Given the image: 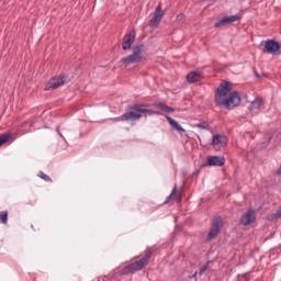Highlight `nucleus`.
Listing matches in <instances>:
<instances>
[{
    "mask_svg": "<svg viewBox=\"0 0 281 281\" xmlns=\"http://www.w3.org/2000/svg\"><path fill=\"white\" fill-rule=\"evenodd\" d=\"M233 90L234 83L232 81L222 80L215 90V106H220V109H227V111H232L233 109H236V106H240V102H243L240 92Z\"/></svg>",
    "mask_w": 281,
    "mask_h": 281,
    "instance_id": "obj_1",
    "label": "nucleus"
},
{
    "mask_svg": "<svg viewBox=\"0 0 281 281\" xmlns=\"http://www.w3.org/2000/svg\"><path fill=\"white\" fill-rule=\"evenodd\" d=\"M150 104L148 103H132L127 105L128 112H125L119 117L112 119L113 122H137L142 120L143 115H161L160 111H154L148 109ZM143 114V115H142Z\"/></svg>",
    "mask_w": 281,
    "mask_h": 281,
    "instance_id": "obj_2",
    "label": "nucleus"
},
{
    "mask_svg": "<svg viewBox=\"0 0 281 281\" xmlns=\"http://www.w3.org/2000/svg\"><path fill=\"white\" fill-rule=\"evenodd\" d=\"M150 258H153V248L147 247L145 249L144 256L138 261H134L121 269L120 276H128L131 273H137V271H142V269H144V267L150 262Z\"/></svg>",
    "mask_w": 281,
    "mask_h": 281,
    "instance_id": "obj_3",
    "label": "nucleus"
},
{
    "mask_svg": "<svg viewBox=\"0 0 281 281\" xmlns=\"http://www.w3.org/2000/svg\"><path fill=\"white\" fill-rule=\"evenodd\" d=\"M144 44H138L133 47V54L122 58L120 60L121 65L128 67V65H133L134 63H142V60H146L144 56H142V52L145 49Z\"/></svg>",
    "mask_w": 281,
    "mask_h": 281,
    "instance_id": "obj_4",
    "label": "nucleus"
},
{
    "mask_svg": "<svg viewBox=\"0 0 281 281\" xmlns=\"http://www.w3.org/2000/svg\"><path fill=\"white\" fill-rule=\"evenodd\" d=\"M259 49L262 54H271L272 56H280L281 43L277 40H266L259 44Z\"/></svg>",
    "mask_w": 281,
    "mask_h": 281,
    "instance_id": "obj_5",
    "label": "nucleus"
},
{
    "mask_svg": "<svg viewBox=\"0 0 281 281\" xmlns=\"http://www.w3.org/2000/svg\"><path fill=\"white\" fill-rule=\"evenodd\" d=\"M69 82H71V78H69V75L61 72L58 76L49 79V81L45 86L44 91H55V89L63 87V85H69Z\"/></svg>",
    "mask_w": 281,
    "mask_h": 281,
    "instance_id": "obj_6",
    "label": "nucleus"
},
{
    "mask_svg": "<svg viewBox=\"0 0 281 281\" xmlns=\"http://www.w3.org/2000/svg\"><path fill=\"white\" fill-rule=\"evenodd\" d=\"M223 229V217L221 215L215 216L213 218V222L211 224L209 234L205 238V243H212L221 234V231Z\"/></svg>",
    "mask_w": 281,
    "mask_h": 281,
    "instance_id": "obj_7",
    "label": "nucleus"
},
{
    "mask_svg": "<svg viewBox=\"0 0 281 281\" xmlns=\"http://www.w3.org/2000/svg\"><path fill=\"white\" fill-rule=\"evenodd\" d=\"M223 168L225 166V157L224 156H207L206 164L201 165L200 168Z\"/></svg>",
    "mask_w": 281,
    "mask_h": 281,
    "instance_id": "obj_8",
    "label": "nucleus"
},
{
    "mask_svg": "<svg viewBox=\"0 0 281 281\" xmlns=\"http://www.w3.org/2000/svg\"><path fill=\"white\" fill-rule=\"evenodd\" d=\"M211 146H213L216 153L221 151V148L227 146V136L223 134H214L212 137Z\"/></svg>",
    "mask_w": 281,
    "mask_h": 281,
    "instance_id": "obj_9",
    "label": "nucleus"
},
{
    "mask_svg": "<svg viewBox=\"0 0 281 281\" xmlns=\"http://www.w3.org/2000/svg\"><path fill=\"white\" fill-rule=\"evenodd\" d=\"M165 14L166 11L161 10V4H158L154 12V16L148 23L149 27H159V24L161 23V20L164 19Z\"/></svg>",
    "mask_w": 281,
    "mask_h": 281,
    "instance_id": "obj_10",
    "label": "nucleus"
},
{
    "mask_svg": "<svg viewBox=\"0 0 281 281\" xmlns=\"http://www.w3.org/2000/svg\"><path fill=\"white\" fill-rule=\"evenodd\" d=\"M239 223L244 227L251 225V223H256V210L248 209L247 212L239 218Z\"/></svg>",
    "mask_w": 281,
    "mask_h": 281,
    "instance_id": "obj_11",
    "label": "nucleus"
},
{
    "mask_svg": "<svg viewBox=\"0 0 281 281\" xmlns=\"http://www.w3.org/2000/svg\"><path fill=\"white\" fill-rule=\"evenodd\" d=\"M240 19H243V16L239 14L226 15L223 19H221L218 22H216L214 24V27L218 29V27H223L225 25H232V23H236V21H240Z\"/></svg>",
    "mask_w": 281,
    "mask_h": 281,
    "instance_id": "obj_12",
    "label": "nucleus"
},
{
    "mask_svg": "<svg viewBox=\"0 0 281 281\" xmlns=\"http://www.w3.org/2000/svg\"><path fill=\"white\" fill-rule=\"evenodd\" d=\"M164 117L167 119V122L171 126V131H176L177 133H186V128H183V126H181V124H179L175 119L167 114H164Z\"/></svg>",
    "mask_w": 281,
    "mask_h": 281,
    "instance_id": "obj_13",
    "label": "nucleus"
},
{
    "mask_svg": "<svg viewBox=\"0 0 281 281\" xmlns=\"http://www.w3.org/2000/svg\"><path fill=\"white\" fill-rule=\"evenodd\" d=\"M202 78H203V72L191 71L187 75V82H190V85H193L194 82H201Z\"/></svg>",
    "mask_w": 281,
    "mask_h": 281,
    "instance_id": "obj_14",
    "label": "nucleus"
},
{
    "mask_svg": "<svg viewBox=\"0 0 281 281\" xmlns=\"http://www.w3.org/2000/svg\"><path fill=\"white\" fill-rule=\"evenodd\" d=\"M153 106L162 111V113H175V108L164 103V102H154Z\"/></svg>",
    "mask_w": 281,
    "mask_h": 281,
    "instance_id": "obj_15",
    "label": "nucleus"
},
{
    "mask_svg": "<svg viewBox=\"0 0 281 281\" xmlns=\"http://www.w3.org/2000/svg\"><path fill=\"white\" fill-rule=\"evenodd\" d=\"M280 218H281V206H279L276 213L267 215V221H269V223H278Z\"/></svg>",
    "mask_w": 281,
    "mask_h": 281,
    "instance_id": "obj_16",
    "label": "nucleus"
},
{
    "mask_svg": "<svg viewBox=\"0 0 281 281\" xmlns=\"http://www.w3.org/2000/svg\"><path fill=\"white\" fill-rule=\"evenodd\" d=\"M265 104V99L262 97H257L249 105V111H254V109H260Z\"/></svg>",
    "mask_w": 281,
    "mask_h": 281,
    "instance_id": "obj_17",
    "label": "nucleus"
},
{
    "mask_svg": "<svg viewBox=\"0 0 281 281\" xmlns=\"http://www.w3.org/2000/svg\"><path fill=\"white\" fill-rule=\"evenodd\" d=\"M136 37H137V32L135 30H132L130 33H126L124 35L123 41H125L130 45H133V43H135Z\"/></svg>",
    "mask_w": 281,
    "mask_h": 281,
    "instance_id": "obj_18",
    "label": "nucleus"
},
{
    "mask_svg": "<svg viewBox=\"0 0 281 281\" xmlns=\"http://www.w3.org/2000/svg\"><path fill=\"white\" fill-rule=\"evenodd\" d=\"M177 194H179V187H177V184H175L171 193L167 196L166 201L164 202V205H168V203H170V201H172V199H177Z\"/></svg>",
    "mask_w": 281,
    "mask_h": 281,
    "instance_id": "obj_19",
    "label": "nucleus"
},
{
    "mask_svg": "<svg viewBox=\"0 0 281 281\" xmlns=\"http://www.w3.org/2000/svg\"><path fill=\"white\" fill-rule=\"evenodd\" d=\"M12 139V134L11 133H4L0 135V147L3 146L4 144H8Z\"/></svg>",
    "mask_w": 281,
    "mask_h": 281,
    "instance_id": "obj_20",
    "label": "nucleus"
},
{
    "mask_svg": "<svg viewBox=\"0 0 281 281\" xmlns=\"http://www.w3.org/2000/svg\"><path fill=\"white\" fill-rule=\"evenodd\" d=\"M196 128H201L202 131H210V123H207V121H201L196 124Z\"/></svg>",
    "mask_w": 281,
    "mask_h": 281,
    "instance_id": "obj_21",
    "label": "nucleus"
},
{
    "mask_svg": "<svg viewBox=\"0 0 281 281\" xmlns=\"http://www.w3.org/2000/svg\"><path fill=\"white\" fill-rule=\"evenodd\" d=\"M0 223L8 225V211L0 212Z\"/></svg>",
    "mask_w": 281,
    "mask_h": 281,
    "instance_id": "obj_22",
    "label": "nucleus"
},
{
    "mask_svg": "<svg viewBox=\"0 0 281 281\" xmlns=\"http://www.w3.org/2000/svg\"><path fill=\"white\" fill-rule=\"evenodd\" d=\"M131 47H133V44H128V42H125L123 40V43H122V49L123 52H128V49H131Z\"/></svg>",
    "mask_w": 281,
    "mask_h": 281,
    "instance_id": "obj_23",
    "label": "nucleus"
},
{
    "mask_svg": "<svg viewBox=\"0 0 281 281\" xmlns=\"http://www.w3.org/2000/svg\"><path fill=\"white\" fill-rule=\"evenodd\" d=\"M177 23H186V14L180 13L176 18Z\"/></svg>",
    "mask_w": 281,
    "mask_h": 281,
    "instance_id": "obj_24",
    "label": "nucleus"
},
{
    "mask_svg": "<svg viewBox=\"0 0 281 281\" xmlns=\"http://www.w3.org/2000/svg\"><path fill=\"white\" fill-rule=\"evenodd\" d=\"M38 177H40V179H43L44 181L52 182V178H49V176L45 175V172H43V171H40Z\"/></svg>",
    "mask_w": 281,
    "mask_h": 281,
    "instance_id": "obj_25",
    "label": "nucleus"
},
{
    "mask_svg": "<svg viewBox=\"0 0 281 281\" xmlns=\"http://www.w3.org/2000/svg\"><path fill=\"white\" fill-rule=\"evenodd\" d=\"M209 266H210V261H207L204 266H202L200 268L199 276H203Z\"/></svg>",
    "mask_w": 281,
    "mask_h": 281,
    "instance_id": "obj_26",
    "label": "nucleus"
},
{
    "mask_svg": "<svg viewBox=\"0 0 281 281\" xmlns=\"http://www.w3.org/2000/svg\"><path fill=\"white\" fill-rule=\"evenodd\" d=\"M254 74H255V77L256 78H268L269 77V75H267V74H265V72H258V71H254Z\"/></svg>",
    "mask_w": 281,
    "mask_h": 281,
    "instance_id": "obj_27",
    "label": "nucleus"
},
{
    "mask_svg": "<svg viewBox=\"0 0 281 281\" xmlns=\"http://www.w3.org/2000/svg\"><path fill=\"white\" fill-rule=\"evenodd\" d=\"M198 175H201V169H196V170L193 172V177H196Z\"/></svg>",
    "mask_w": 281,
    "mask_h": 281,
    "instance_id": "obj_28",
    "label": "nucleus"
},
{
    "mask_svg": "<svg viewBox=\"0 0 281 281\" xmlns=\"http://www.w3.org/2000/svg\"><path fill=\"white\" fill-rule=\"evenodd\" d=\"M56 131H57L58 135H60V137H63V134L60 133V126H57Z\"/></svg>",
    "mask_w": 281,
    "mask_h": 281,
    "instance_id": "obj_29",
    "label": "nucleus"
},
{
    "mask_svg": "<svg viewBox=\"0 0 281 281\" xmlns=\"http://www.w3.org/2000/svg\"><path fill=\"white\" fill-rule=\"evenodd\" d=\"M178 203H181V195L178 196Z\"/></svg>",
    "mask_w": 281,
    "mask_h": 281,
    "instance_id": "obj_30",
    "label": "nucleus"
},
{
    "mask_svg": "<svg viewBox=\"0 0 281 281\" xmlns=\"http://www.w3.org/2000/svg\"><path fill=\"white\" fill-rule=\"evenodd\" d=\"M137 258H139V257H135L134 260H137Z\"/></svg>",
    "mask_w": 281,
    "mask_h": 281,
    "instance_id": "obj_31",
    "label": "nucleus"
}]
</instances>
